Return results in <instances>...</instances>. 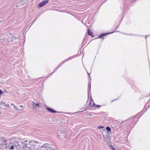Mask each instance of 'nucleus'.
<instances>
[{
	"mask_svg": "<svg viewBox=\"0 0 150 150\" xmlns=\"http://www.w3.org/2000/svg\"><path fill=\"white\" fill-rule=\"evenodd\" d=\"M55 146L54 145H53L52 144V145L48 143L43 145L41 146L40 149L42 148H45L47 150H54Z\"/></svg>",
	"mask_w": 150,
	"mask_h": 150,
	"instance_id": "1",
	"label": "nucleus"
},
{
	"mask_svg": "<svg viewBox=\"0 0 150 150\" xmlns=\"http://www.w3.org/2000/svg\"><path fill=\"white\" fill-rule=\"evenodd\" d=\"M22 142L23 143H22L23 144V145H24L23 146L24 149H25V148H26L27 147L28 149H30V146H29V145H30V143H28L30 142V141H27V140L24 141L23 140Z\"/></svg>",
	"mask_w": 150,
	"mask_h": 150,
	"instance_id": "2",
	"label": "nucleus"
},
{
	"mask_svg": "<svg viewBox=\"0 0 150 150\" xmlns=\"http://www.w3.org/2000/svg\"><path fill=\"white\" fill-rule=\"evenodd\" d=\"M49 0H45L43 1L41 3L39 4L38 6L39 8L41 7L45 6L49 2Z\"/></svg>",
	"mask_w": 150,
	"mask_h": 150,
	"instance_id": "3",
	"label": "nucleus"
},
{
	"mask_svg": "<svg viewBox=\"0 0 150 150\" xmlns=\"http://www.w3.org/2000/svg\"><path fill=\"white\" fill-rule=\"evenodd\" d=\"M1 140L2 141V143L1 144V145H2L3 148L7 149V148L8 147L7 145V140H6L3 139H1Z\"/></svg>",
	"mask_w": 150,
	"mask_h": 150,
	"instance_id": "4",
	"label": "nucleus"
},
{
	"mask_svg": "<svg viewBox=\"0 0 150 150\" xmlns=\"http://www.w3.org/2000/svg\"><path fill=\"white\" fill-rule=\"evenodd\" d=\"M90 101L89 103V106L91 107H92L93 106H95V104L93 102L91 95H90Z\"/></svg>",
	"mask_w": 150,
	"mask_h": 150,
	"instance_id": "5",
	"label": "nucleus"
},
{
	"mask_svg": "<svg viewBox=\"0 0 150 150\" xmlns=\"http://www.w3.org/2000/svg\"><path fill=\"white\" fill-rule=\"evenodd\" d=\"M23 145V144L22 143H21V144H18V145H17V146L15 148H16L17 149L19 150H21L22 149H25L23 147V146H24Z\"/></svg>",
	"mask_w": 150,
	"mask_h": 150,
	"instance_id": "6",
	"label": "nucleus"
},
{
	"mask_svg": "<svg viewBox=\"0 0 150 150\" xmlns=\"http://www.w3.org/2000/svg\"><path fill=\"white\" fill-rule=\"evenodd\" d=\"M113 32H111V33H102L100 35H99L98 36V37L97 38H102L104 37H105L107 35H108V34H110L112 33H113ZM97 39V38H96L94 39Z\"/></svg>",
	"mask_w": 150,
	"mask_h": 150,
	"instance_id": "7",
	"label": "nucleus"
},
{
	"mask_svg": "<svg viewBox=\"0 0 150 150\" xmlns=\"http://www.w3.org/2000/svg\"><path fill=\"white\" fill-rule=\"evenodd\" d=\"M28 143H30V145H31V146H36L35 144H38V142L37 141H35L32 140L31 141H30V142Z\"/></svg>",
	"mask_w": 150,
	"mask_h": 150,
	"instance_id": "8",
	"label": "nucleus"
},
{
	"mask_svg": "<svg viewBox=\"0 0 150 150\" xmlns=\"http://www.w3.org/2000/svg\"><path fill=\"white\" fill-rule=\"evenodd\" d=\"M91 83L90 81H89L88 85V97H89V95H91Z\"/></svg>",
	"mask_w": 150,
	"mask_h": 150,
	"instance_id": "9",
	"label": "nucleus"
},
{
	"mask_svg": "<svg viewBox=\"0 0 150 150\" xmlns=\"http://www.w3.org/2000/svg\"><path fill=\"white\" fill-rule=\"evenodd\" d=\"M46 109L49 112L52 113H55L57 112V111L54 110L53 109L49 108V107H46Z\"/></svg>",
	"mask_w": 150,
	"mask_h": 150,
	"instance_id": "10",
	"label": "nucleus"
},
{
	"mask_svg": "<svg viewBox=\"0 0 150 150\" xmlns=\"http://www.w3.org/2000/svg\"><path fill=\"white\" fill-rule=\"evenodd\" d=\"M88 35L91 36L92 38L94 37L92 32L89 29H88Z\"/></svg>",
	"mask_w": 150,
	"mask_h": 150,
	"instance_id": "11",
	"label": "nucleus"
},
{
	"mask_svg": "<svg viewBox=\"0 0 150 150\" xmlns=\"http://www.w3.org/2000/svg\"><path fill=\"white\" fill-rule=\"evenodd\" d=\"M33 107L34 108H36L37 107H39V103H35L32 102Z\"/></svg>",
	"mask_w": 150,
	"mask_h": 150,
	"instance_id": "12",
	"label": "nucleus"
},
{
	"mask_svg": "<svg viewBox=\"0 0 150 150\" xmlns=\"http://www.w3.org/2000/svg\"><path fill=\"white\" fill-rule=\"evenodd\" d=\"M68 59H66L64 60V61H62L60 64H59L58 65V66H57V68H59L61 66L62 64H63L65 62H66L68 60Z\"/></svg>",
	"mask_w": 150,
	"mask_h": 150,
	"instance_id": "13",
	"label": "nucleus"
},
{
	"mask_svg": "<svg viewBox=\"0 0 150 150\" xmlns=\"http://www.w3.org/2000/svg\"><path fill=\"white\" fill-rule=\"evenodd\" d=\"M126 4H127L128 7H129L131 6V0H127L126 1Z\"/></svg>",
	"mask_w": 150,
	"mask_h": 150,
	"instance_id": "14",
	"label": "nucleus"
},
{
	"mask_svg": "<svg viewBox=\"0 0 150 150\" xmlns=\"http://www.w3.org/2000/svg\"><path fill=\"white\" fill-rule=\"evenodd\" d=\"M106 129L107 132L108 133L111 132L110 128L108 126H107V127H106Z\"/></svg>",
	"mask_w": 150,
	"mask_h": 150,
	"instance_id": "15",
	"label": "nucleus"
},
{
	"mask_svg": "<svg viewBox=\"0 0 150 150\" xmlns=\"http://www.w3.org/2000/svg\"><path fill=\"white\" fill-rule=\"evenodd\" d=\"M17 141H16V142L14 141V142L12 143V144L13 145V146H14V147H15L16 146H17V145H18V143L17 142Z\"/></svg>",
	"mask_w": 150,
	"mask_h": 150,
	"instance_id": "16",
	"label": "nucleus"
},
{
	"mask_svg": "<svg viewBox=\"0 0 150 150\" xmlns=\"http://www.w3.org/2000/svg\"><path fill=\"white\" fill-rule=\"evenodd\" d=\"M92 113H91V112L89 113H87L86 115V116H92V115L91 114Z\"/></svg>",
	"mask_w": 150,
	"mask_h": 150,
	"instance_id": "17",
	"label": "nucleus"
},
{
	"mask_svg": "<svg viewBox=\"0 0 150 150\" xmlns=\"http://www.w3.org/2000/svg\"><path fill=\"white\" fill-rule=\"evenodd\" d=\"M11 105H13V107L16 110H18V109L17 108V107H16L15 106V105L13 103H11Z\"/></svg>",
	"mask_w": 150,
	"mask_h": 150,
	"instance_id": "18",
	"label": "nucleus"
},
{
	"mask_svg": "<svg viewBox=\"0 0 150 150\" xmlns=\"http://www.w3.org/2000/svg\"><path fill=\"white\" fill-rule=\"evenodd\" d=\"M110 148L112 150H115V149L114 147V146L112 145H110Z\"/></svg>",
	"mask_w": 150,
	"mask_h": 150,
	"instance_id": "19",
	"label": "nucleus"
},
{
	"mask_svg": "<svg viewBox=\"0 0 150 150\" xmlns=\"http://www.w3.org/2000/svg\"><path fill=\"white\" fill-rule=\"evenodd\" d=\"M104 128V127L101 126L100 125L98 127V128L99 129H103Z\"/></svg>",
	"mask_w": 150,
	"mask_h": 150,
	"instance_id": "20",
	"label": "nucleus"
},
{
	"mask_svg": "<svg viewBox=\"0 0 150 150\" xmlns=\"http://www.w3.org/2000/svg\"><path fill=\"white\" fill-rule=\"evenodd\" d=\"M5 104V103L4 102H3V101H2V102H0V105H4Z\"/></svg>",
	"mask_w": 150,
	"mask_h": 150,
	"instance_id": "21",
	"label": "nucleus"
},
{
	"mask_svg": "<svg viewBox=\"0 0 150 150\" xmlns=\"http://www.w3.org/2000/svg\"><path fill=\"white\" fill-rule=\"evenodd\" d=\"M14 146H13V145L12 144V146H11L10 147V149H13L14 148Z\"/></svg>",
	"mask_w": 150,
	"mask_h": 150,
	"instance_id": "22",
	"label": "nucleus"
},
{
	"mask_svg": "<svg viewBox=\"0 0 150 150\" xmlns=\"http://www.w3.org/2000/svg\"><path fill=\"white\" fill-rule=\"evenodd\" d=\"M4 106L8 108L9 107V105L8 104H5L4 105Z\"/></svg>",
	"mask_w": 150,
	"mask_h": 150,
	"instance_id": "23",
	"label": "nucleus"
},
{
	"mask_svg": "<svg viewBox=\"0 0 150 150\" xmlns=\"http://www.w3.org/2000/svg\"><path fill=\"white\" fill-rule=\"evenodd\" d=\"M87 73L88 74V76L89 78L90 79L89 81H91V78L90 76L89 75V74L87 71Z\"/></svg>",
	"mask_w": 150,
	"mask_h": 150,
	"instance_id": "24",
	"label": "nucleus"
},
{
	"mask_svg": "<svg viewBox=\"0 0 150 150\" xmlns=\"http://www.w3.org/2000/svg\"><path fill=\"white\" fill-rule=\"evenodd\" d=\"M2 141L1 139H0V147L1 146V144H2Z\"/></svg>",
	"mask_w": 150,
	"mask_h": 150,
	"instance_id": "25",
	"label": "nucleus"
},
{
	"mask_svg": "<svg viewBox=\"0 0 150 150\" xmlns=\"http://www.w3.org/2000/svg\"><path fill=\"white\" fill-rule=\"evenodd\" d=\"M4 92L2 91L1 89H0V95H1L3 93H4Z\"/></svg>",
	"mask_w": 150,
	"mask_h": 150,
	"instance_id": "26",
	"label": "nucleus"
},
{
	"mask_svg": "<svg viewBox=\"0 0 150 150\" xmlns=\"http://www.w3.org/2000/svg\"><path fill=\"white\" fill-rule=\"evenodd\" d=\"M137 115H136L134 116H133V117H132V120H134V119L136 117H137Z\"/></svg>",
	"mask_w": 150,
	"mask_h": 150,
	"instance_id": "27",
	"label": "nucleus"
},
{
	"mask_svg": "<svg viewBox=\"0 0 150 150\" xmlns=\"http://www.w3.org/2000/svg\"><path fill=\"white\" fill-rule=\"evenodd\" d=\"M57 69H58V68H57L56 69H55L53 71L52 73V74H51V75H52L54 72L56 71Z\"/></svg>",
	"mask_w": 150,
	"mask_h": 150,
	"instance_id": "28",
	"label": "nucleus"
},
{
	"mask_svg": "<svg viewBox=\"0 0 150 150\" xmlns=\"http://www.w3.org/2000/svg\"><path fill=\"white\" fill-rule=\"evenodd\" d=\"M94 107H95L96 108H97L98 107H100L101 106L100 105H95V106H94Z\"/></svg>",
	"mask_w": 150,
	"mask_h": 150,
	"instance_id": "29",
	"label": "nucleus"
},
{
	"mask_svg": "<svg viewBox=\"0 0 150 150\" xmlns=\"http://www.w3.org/2000/svg\"><path fill=\"white\" fill-rule=\"evenodd\" d=\"M36 146H32L31 147H32V148H33L34 149H37V148H36ZM31 148V147H30Z\"/></svg>",
	"mask_w": 150,
	"mask_h": 150,
	"instance_id": "30",
	"label": "nucleus"
},
{
	"mask_svg": "<svg viewBox=\"0 0 150 150\" xmlns=\"http://www.w3.org/2000/svg\"><path fill=\"white\" fill-rule=\"evenodd\" d=\"M87 109H88V108H86L85 109V110H84L82 111H81V112H83V111H85V110H87Z\"/></svg>",
	"mask_w": 150,
	"mask_h": 150,
	"instance_id": "31",
	"label": "nucleus"
},
{
	"mask_svg": "<svg viewBox=\"0 0 150 150\" xmlns=\"http://www.w3.org/2000/svg\"><path fill=\"white\" fill-rule=\"evenodd\" d=\"M20 107L21 108H23V105H20Z\"/></svg>",
	"mask_w": 150,
	"mask_h": 150,
	"instance_id": "32",
	"label": "nucleus"
},
{
	"mask_svg": "<svg viewBox=\"0 0 150 150\" xmlns=\"http://www.w3.org/2000/svg\"><path fill=\"white\" fill-rule=\"evenodd\" d=\"M147 36H145V39H146V40H147V39H146V37H147Z\"/></svg>",
	"mask_w": 150,
	"mask_h": 150,
	"instance_id": "33",
	"label": "nucleus"
},
{
	"mask_svg": "<svg viewBox=\"0 0 150 150\" xmlns=\"http://www.w3.org/2000/svg\"><path fill=\"white\" fill-rule=\"evenodd\" d=\"M118 28V26H116V28Z\"/></svg>",
	"mask_w": 150,
	"mask_h": 150,
	"instance_id": "34",
	"label": "nucleus"
},
{
	"mask_svg": "<svg viewBox=\"0 0 150 150\" xmlns=\"http://www.w3.org/2000/svg\"><path fill=\"white\" fill-rule=\"evenodd\" d=\"M116 99H114V100H112V102H113V101H114V100H116Z\"/></svg>",
	"mask_w": 150,
	"mask_h": 150,
	"instance_id": "35",
	"label": "nucleus"
},
{
	"mask_svg": "<svg viewBox=\"0 0 150 150\" xmlns=\"http://www.w3.org/2000/svg\"><path fill=\"white\" fill-rule=\"evenodd\" d=\"M135 0H132V1H135Z\"/></svg>",
	"mask_w": 150,
	"mask_h": 150,
	"instance_id": "36",
	"label": "nucleus"
},
{
	"mask_svg": "<svg viewBox=\"0 0 150 150\" xmlns=\"http://www.w3.org/2000/svg\"><path fill=\"white\" fill-rule=\"evenodd\" d=\"M150 107V106H149H149H148V108H149V107Z\"/></svg>",
	"mask_w": 150,
	"mask_h": 150,
	"instance_id": "37",
	"label": "nucleus"
},
{
	"mask_svg": "<svg viewBox=\"0 0 150 150\" xmlns=\"http://www.w3.org/2000/svg\"><path fill=\"white\" fill-rule=\"evenodd\" d=\"M0 115H1V112H0Z\"/></svg>",
	"mask_w": 150,
	"mask_h": 150,
	"instance_id": "38",
	"label": "nucleus"
}]
</instances>
